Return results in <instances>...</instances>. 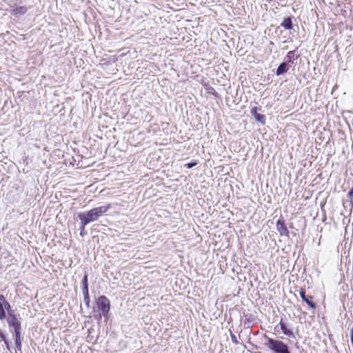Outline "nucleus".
I'll return each mask as SVG.
<instances>
[{"label":"nucleus","instance_id":"obj_1","mask_svg":"<svg viewBox=\"0 0 353 353\" xmlns=\"http://www.w3.org/2000/svg\"><path fill=\"white\" fill-rule=\"evenodd\" d=\"M264 345L272 353H291L290 347L281 340L270 338L265 335Z\"/></svg>","mask_w":353,"mask_h":353},{"label":"nucleus","instance_id":"obj_2","mask_svg":"<svg viewBox=\"0 0 353 353\" xmlns=\"http://www.w3.org/2000/svg\"><path fill=\"white\" fill-rule=\"evenodd\" d=\"M96 304L98 310L100 312V316L108 318L110 310V300L105 295H101L96 300Z\"/></svg>","mask_w":353,"mask_h":353},{"label":"nucleus","instance_id":"obj_3","mask_svg":"<svg viewBox=\"0 0 353 353\" xmlns=\"http://www.w3.org/2000/svg\"><path fill=\"white\" fill-rule=\"evenodd\" d=\"M7 323L10 327L14 329V333L21 331V323L15 314L8 316Z\"/></svg>","mask_w":353,"mask_h":353},{"label":"nucleus","instance_id":"obj_4","mask_svg":"<svg viewBox=\"0 0 353 353\" xmlns=\"http://www.w3.org/2000/svg\"><path fill=\"white\" fill-rule=\"evenodd\" d=\"M111 208L112 205L110 203H107L104 205L92 208L90 211L93 214H94L97 220H98L100 217L103 216Z\"/></svg>","mask_w":353,"mask_h":353},{"label":"nucleus","instance_id":"obj_5","mask_svg":"<svg viewBox=\"0 0 353 353\" xmlns=\"http://www.w3.org/2000/svg\"><path fill=\"white\" fill-rule=\"evenodd\" d=\"M279 327L281 330L283 334H285V336H288L290 338L295 339L294 334L293 333L292 330L288 327V324L283 321V318H281L279 324L275 326L274 330L277 331V329L279 328Z\"/></svg>","mask_w":353,"mask_h":353},{"label":"nucleus","instance_id":"obj_6","mask_svg":"<svg viewBox=\"0 0 353 353\" xmlns=\"http://www.w3.org/2000/svg\"><path fill=\"white\" fill-rule=\"evenodd\" d=\"M276 227L280 236L289 237L290 232L282 216L277 220Z\"/></svg>","mask_w":353,"mask_h":353},{"label":"nucleus","instance_id":"obj_7","mask_svg":"<svg viewBox=\"0 0 353 353\" xmlns=\"http://www.w3.org/2000/svg\"><path fill=\"white\" fill-rule=\"evenodd\" d=\"M299 294L302 300L307 303L309 307L315 310L316 308V303L313 301V296L311 295H306L305 290L301 288Z\"/></svg>","mask_w":353,"mask_h":353},{"label":"nucleus","instance_id":"obj_8","mask_svg":"<svg viewBox=\"0 0 353 353\" xmlns=\"http://www.w3.org/2000/svg\"><path fill=\"white\" fill-rule=\"evenodd\" d=\"M78 217L80 221H85L88 224H89L91 222L97 221L96 217L94 216V214H92L90 210L86 212L78 213Z\"/></svg>","mask_w":353,"mask_h":353},{"label":"nucleus","instance_id":"obj_9","mask_svg":"<svg viewBox=\"0 0 353 353\" xmlns=\"http://www.w3.org/2000/svg\"><path fill=\"white\" fill-rule=\"evenodd\" d=\"M259 108L256 106H254L250 110V114L252 116L254 117L256 121L259 122L261 124H265V116L264 114L258 113Z\"/></svg>","mask_w":353,"mask_h":353},{"label":"nucleus","instance_id":"obj_10","mask_svg":"<svg viewBox=\"0 0 353 353\" xmlns=\"http://www.w3.org/2000/svg\"><path fill=\"white\" fill-rule=\"evenodd\" d=\"M28 12V8L26 6H14L10 10V13L16 17H19L25 14Z\"/></svg>","mask_w":353,"mask_h":353},{"label":"nucleus","instance_id":"obj_11","mask_svg":"<svg viewBox=\"0 0 353 353\" xmlns=\"http://www.w3.org/2000/svg\"><path fill=\"white\" fill-rule=\"evenodd\" d=\"M295 19L294 17L290 16L285 17L281 22L280 26L283 27L285 30H292L293 28V20Z\"/></svg>","mask_w":353,"mask_h":353},{"label":"nucleus","instance_id":"obj_12","mask_svg":"<svg viewBox=\"0 0 353 353\" xmlns=\"http://www.w3.org/2000/svg\"><path fill=\"white\" fill-rule=\"evenodd\" d=\"M290 65H289V64L286 61L281 63L279 65L278 68H276V74L277 76H280L286 73L290 69Z\"/></svg>","mask_w":353,"mask_h":353},{"label":"nucleus","instance_id":"obj_13","mask_svg":"<svg viewBox=\"0 0 353 353\" xmlns=\"http://www.w3.org/2000/svg\"><path fill=\"white\" fill-rule=\"evenodd\" d=\"M296 50L297 48L294 50H290L288 52L285 58L287 59L286 62L288 64H294L295 59H297L299 57V55L296 54Z\"/></svg>","mask_w":353,"mask_h":353},{"label":"nucleus","instance_id":"obj_14","mask_svg":"<svg viewBox=\"0 0 353 353\" xmlns=\"http://www.w3.org/2000/svg\"><path fill=\"white\" fill-rule=\"evenodd\" d=\"M245 319L244 320V325L247 326V327H250L252 325V322L254 320V316L252 314H245L243 313Z\"/></svg>","mask_w":353,"mask_h":353},{"label":"nucleus","instance_id":"obj_15","mask_svg":"<svg viewBox=\"0 0 353 353\" xmlns=\"http://www.w3.org/2000/svg\"><path fill=\"white\" fill-rule=\"evenodd\" d=\"M21 332L14 333V343L17 350H21Z\"/></svg>","mask_w":353,"mask_h":353},{"label":"nucleus","instance_id":"obj_16","mask_svg":"<svg viewBox=\"0 0 353 353\" xmlns=\"http://www.w3.org/2000/svg\"><path fill=\"white\" fill-rule=\"evenodd\" d=\"M88 225V224L87 223H85V221H80L79 230H80V236H81L83 237L85 235L87 234V232L85 230V227Z\"/></svg>","mask_w":353,"mask_h":353},{"label":"nucleus","instance_id":"obj_17","mask_svg":"<svg viewBox=\"0 0 353 353\" xmlns=\"http://www.w3.org/2000/svg\"><path fill=\"white\" fill-rule=\"evenodd\" d=\"M82 289L89 288L88 274L85 272L81 281Z\"/></svg>","mask_w":353,"mask_h":353},{"label":"nucleus","instance_id":"obj_18","mask_svg":"<svg viewBox=\"0 0 353 353\" xmlns=\"http://www.w3.org/2000/svg\"><path fill=\"white\" fill-rule=\"evenodd\" d=\"M3 305H4L5 312L7 311V312H8V316L10 314H14V311L12 309V307L8 301L4 303Z\"/></svg>","mask_w":353,"mask_h":353},{"label":"nucleus","instance_id":"obj_19","mask_svg":"<svg viewBox=\"0 0 353 353\" xmlns=\"http://www.w3.org/2000/svg\"><path fill=\"white\" fill-rule=\"evenodd\" d=\"M6 318V312H5L4 305L0 302V320H3Z\"/></svg>","mask_w":353,"mask_h":353},{"label":"nucleus","instance_id":"obj_20","mask_svg":"<svg viewBox=\"0 0 353 353\" xmlns=\"http://www.w3.org/2000/svg\"><path fill=\"white\" fill-rule=\"evenodd\" d=\"M197 165V162L196 161H192L185 164V167L188 168H192Z\"/></svg>","mask_w":353,"mask_h":353},{"label":"nucleus","instance_id":"obj_21","mask_svg":"<svg viewBox=\"0 0 353 353\" xmlns=\"http://www.w3.org/2000/svg\"><path fill=\"white\" fill-rule=\"evenodd\" d=\"M230 336H231V340L234 343V344H239V341L237 339V337L236 336L233 334L232 332H230Z\"/></svg>","mask_w":353,"mask_h":353},{"label":"nucleus","instance_id":"obj_22","mask_svg":"<svg viewBox=\"0 0 353 353\" xmlns=\"http://www.w3.org/2000/svg\"><path fill=\"white\" fill-rule=\"evenodd\" d=\"M207 90H208V92L210 94H212L214 96H216L218 94L217 92L212 87H209Z\"/></svg>","mask_w":353,"mask_h":353},{"label":"nucleus","instance_id":"obj_23","mask_svg":"<svg viewBox=\"0 0 353 353\" xmlns=\"http://www.w3.org/2000/svg\"><path fill=\"white\" fill-rule=\"evenodd\" d=\"M347 196L350 200V203L352 205L353 185L350 190L348 192Z\"/></svg>","mask_w":353,"mask_h":353},{"label":"nucleus","instance_id":"obj_24","mask_svg":"<svg viewBox=\"0 0 353 353\" xmlns=\"http://www.w3.org/2000/svg\"><path fill=\"white\" fill-rule=\"evenodd\" d=\"M83 301L85 303V305L88 308L90 307V296L88 297H83Z\"/></svg>","mask_w":353,"mask_h":353},{"label":"nucleus","instance_id":"obj_25","mask_svg":"<svg viewBox=\"0 0 353 353\" xmlns=\"http://www.w3.org/2000/svg\"><path fill=\"white\" fill-rule=\"evenodd\" d=\"M82 292H83V297H88V296H90V295H89V288L82 289Z\"/></svg>","mask_w":353,"mask_h":353},{"label":"nucleus","instance_id":"obj_26","mask_svg":"<svg viewBox=\"0 0 353 353\" xmlns=\"http://www.w3.org/2000/svg\"><path fill=\"white\" fill-rule=\"evenodd\" d=\"M0 339H1L0 341H3V342L7 340L5 334L1 330H0Z\"/></svg>","mask_w":353,"mask_h":353},{"label":"nucleus","instance_id":"obj_27","mask_svg":"<svg viewBox=\"0 0 353 353\" xmlns=\"http://www.w3.org/2000/svg\"><path fill=\"white\" fill-rule=\"evenodd\" d=\"M8 301L6 299L5 296L3 294H0V302L3 304H4V303L7 302Z\"/></svg>","mask_w":353,"mask_h":353},{"label":"nucleus","instance_id":"obj_28","mask_svg":"<svg viewBox=\"0 0 353 353\" xmlns=\"http://www.w3.org/2000/svg\"><path fill=\"white\" fill-rule=\"evenodd\" d=\"M5 345H6V347L8 350H10V342L6 340L4 341Z\"/></svg>","mask_w":353,"mask_h":353},{"label":"nucleus","instance_id":"obj_29","mask_svg":"<svg viewBox=\"0 0 353 353\" xmlns=\"http://www.w3.org/2000/svg\"><path fill=\"white\" fill-rule=\"evenodd\" d=\"M351 287H352V289L353 290V279H352V283H351Z\"/></svg>","mask_w":353,"mask_h":353},{"label":"nucleus","instance_id":"obj_30","mask_svg":"<svg viewBox=\"0 0 353 353\" xmlns=\"http://www.w3.org/2000/svg\"><path fill=\"white\" fill-rule=\"evenodd\" d=\"M290 228H293L292 223H290Z\"/></svg>","mask_w":353,"mask_h":353}]
</instances>
